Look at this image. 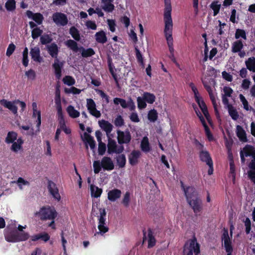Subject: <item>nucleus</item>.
<instances>
[{
    "mask_svg": "<svg viewBox=\"0 0 255 255\" xmlns=\"http://www.w3.org/2000/svg\"><path fill=\"white\" fill-rule=\"evenodd\" d=\"M57 214L55 208L50 206L42 207L35 213V216L41 220H51L48 226L53 229H55L54 219L57 217Z\"/></svg>",
    "mask_w": 255,
    "mask_h": 255,
    "instance_id": "1",
    "label": "nucleus"
},
{
    "mask_svg": "<svg viewBox=\"0 0 255 255\" xmlns=\"http://www.w3.org/2000/svg\"><path fill=\"white\" fill-rule=\"evenodd\" d=\"M49 54L53 58H55L53 67L54 69L55 74L56 78L59 79L61 77V69L63 66V63L60 62L57 58L58 47L56 44L52 43L47 47Z\"/></svg>",
    "mask_w": 255,
    "mask_h": 255,
    "instance_id": "2",
    "label": "nucleus"
},
{
    "mask_svg": "<svg viewBox=\"0 0 255 255\" xmlns=\"http://www.w3.org/2000/svg\"><path fill=\"white\" fill-rule=\"evenodd\" d=\"M114 163L112 158L104 156L101 161L97 160L93 162L94 173L97 174L100 172L102 168L105 170L111 171L114 169Z\"/></svg>",
    "mask_w": 255,
    "mask_h": 255,
    "instance_id": "3",
    "label": "nucleus"
},
{
    "mask_svg": "<svg viewBox=\"0 0 255 255\" xmlns=\"http://www.w3.org/2000/svg\"><path fill=\"white\" fill-rule=\"evenodd\" d=\"M189 86L194 93L196 102L198 103L206 119L209 121V114L207 110V106L203 101L202 98L200 97L197 87L193 83H190Z\"/></svg>",
    "mask_w": 255,
    "mask_h": 255,
    "instance_id": "4",
    "label": "nucleus"
},
{
    "mask_svg": "<svg viewBox=\"0 0 255 255\" xmlns=\"http://www.w3.org/2000/svg\"><path fill=\"white\" fill-rule=\"evenodd\" d=\"M201 80L204 87L208 92L210 99L213 105L215 111L216 112V113H217L218 104L216 101L217 94L213 91L211 87L209 85V83H211V82H214V80L213 79L211 78L208 79L206 77L202 78Z\"/></svg>",
    "mask_w": 255,
    "mask_h": 255,
    "instance_id": "5",
    "label": "nucleus"
},
{
    "mask_svg": "<svg viewBox=\"0 0 255 255\" xmlns=\"http://www.w3.org/2000/svg\"><path fill=\"white\" fill-rule=\"evenodd\" d=\"M155 96L153 94L148 92H144L142 97L137 98L138 108L139 110L145 109L147 106L146 102L152 104L155 102Z\"/></svg>",
    "mask_w": 255,
    "mask_h": 255,
    "instance_id": "6",
    "label": "nucleus"
},
{
    "mask_svg": "<svg viewBox=\"0 0 255 255\" xmlns=\"http://www.w3.org/2000/svg\"><path fill=\"white\" fill-rule=\"evenodd\" d=\"M173 23H165L164 27V34L167 41L169 50L170 54L174 53L173 39L172 37Z\"/></svg>",
    "mask_w": 255,
    "mask_h": 255,
    "instance_id": "7",
    "label": "nucleus"
},
{
    "mask_svg": "<svg viewBox=\"0 0 255 255\" xmlns=\"http://www.w3.org/2000/svg\"><path fill=\"white\" fill-rule=\"evenodd\" d=\"M200 252L199 245L195 239L186 242L184 246L183 255H198Z\"/></svg>",
    "mask_w": 255,
    "mask_h": 255,
    "instance_id": "8",
    "label": "nucleus"
},
{
    "mask_svg": "<svg viewBox=\"0 0 255 255\" xmlns=\"http://www.w3.org/2000/svg\"><path fill=\"white\" fill-rule=\"evenodd\" d=\"M100 212V216L98 217L99 224H98V229L99 232H97L94 236L98 235H103L105 233L107 232L109 230L108 227L107 226L106 221V212L105 209L100 208L98 209Z\"/></svg>",
    "mask_w": 255,
    "mask_h": 255,
    "instance_id": "9",
    "label": "nucleus"
},
{
    "mask_svg": "<svg viewBox=\"0 0 255 255\" xmlns=\"http://www.w3.org/2000/svg\"><path fill=\"white\" fill-rule=\"evenodd\" d=\"M164 10L163 14L164 23H173L171 17L172 7L170 0H164Z\"/></svg>",
    "mask_w": 255,
    "mask_h": 255,
    "instance_id": "10",
    "label": "nucleus"
},
{
    "mask_svg": "<svg viewBox=\"0 0 255 255\" xmlns=\"http://www.w3.org/2000/svg\"><path fill=\"white\" fill-rule=\"evenodd\" d=\"M107 146L108 152L109 154H113L114 153L119 154L122 153L124 150V147L123 145H118L116 142L112 139H109Z\"/></svg>",
    "mask_w": 255,
    "mask_h": 255,
    "instance_id": "11",
    "label": "nucleus"
},
{
    "mask_svg": "<svg viewBox=\"0 0 255 255\" xmlns=\"http://www.w3.org/2000/svg\"><path fill=\"white\" fill-rule=\"evenodd\" d=\"M53 21L58 26H65L68 23L66 15L61 12H55L52 15Z\"/></svg>",
    "mask_w": 255,
    "mask_h": 255,
    "instance_id": "12",
    "label": "nucleus"
},
{
    "mask_svg": "<svg viewBox=\"0 0 255 255\" xmlns=\"http://www.w3.org/2000/svg\"><path fill=\"white\" fill-rule=\"evenodd\" d=\"M222 238L226 251L227 253V255H232L233 248L231 245V239L229 236L227 230H224Z\"/></svg>",
    "mask_w": 255,
    "mask_h": 255,
    "instance_id": "13",
    "label": "nucleus"
},
{
    "mask_svg": "<svg viewBox=\"0 0 255 255\" xmlns=\"http://www.w3.org/2000/svg\"><path fill=\"white\" fill-rule=\"evenodd\" d=\"M187 201L195 214H197L202 210V202L199 198L196 197L195 198H194L193 199H191Z\"/></svg>",
    "mask_w": 255,
    "mask_h": 255,
    "instance_id": "14",
    "label": "nucleus"
},
{
    "mask_svg": "<svg viewBox=\"0 0 255 255\" xmlns=\"http://www.w3.org/2000/svg\"><path fill=\"white\" fill-rule=\"evenodd\" d=\"M87 107L89 113L96 118H100L101 117V113L96 109V104L93 100L91 99H87Z\"/></svg>",
    "mask_w": 255,
    "mask_h": 255,
    "instance_id": "15",
    "label": "nucleus"
},
{
    "mask_svg": "<svg viewBox=\"0 0 255 255\" xmlns=\"http://www.w3.org/2000/svg\"><path fill=\"white\" fill-rule=\"evenodd\" d=\"M181 187L183 189L187 200L195 198L197 197V192L195 188L191 186L185 187L183 183L181 181Z\"/></svg>",
    "mask_w": 255,
    "mask_h": 255,
    "instance_id": "16",
    "label": "nucleus"
},
{
    "mask_svg": "<svg viewBox=\"0 0 255 255\" xmlns=\"http://www.w3.org/2000/svg\"><path fill=\"white\" fill-rule=\"evenodd\" d=\"M48 188L52 197L55 200L59 201L61 199V197L56 184L52 181H49Z\"/></svg>",
    "mask_w": 255,
    "mask_h": 255,
    "instance_id": "17",
    "label": "nucleus"
},
{
    "mask_svg": "<svg viewBox=\"0 0 255 255\" xmlns=\"http://www.w3.org/2000/svg\"><path fill=\"white\" fill-rule=\"evenodd\" d=\"M117 133L118 142L120 144L127 143L130 141L131 137L128 131L124 132L118 130Z\"/></svg>",
    "mask_w": 255,
    "mask_h": 255,
    "instance_id": "18",
    "label": "nucleus"
},
{
    "mask_svg": "<svg viewBox=\"0 0 255 255\" xmlns=\"http://www.w3.org/2000/svg\"><path fill=\"white\" fill-rule=\"evenodd\" d=\"M140 156L141 152L140 151L135 150L132 151L128 156L130 164L133 166L137 164Z\"/></svg>",
    "mask_w": 255,
    "mask_h": 255,
    "instance_id": "19",
    "label": "nucleus"
},
{
    "mask_svg": "<svg viewBox=\"0 0 255 255\" xmlns=\"http://www.w3.org/2000/svg\"><path fill=\"white\" fill-rule=\"evenodd\" d=\"M26 15L29 18L33 20L37 24H41L44 19V17L40 13H33L31 11L27 10Z\"/></svg>",
    "mask_w": 255,
    "mask_h": 255,
    "instance_id": "20",
    "label": "nucleus"
},
{
    "mask_svg": "<svg viewBox=\"0 0 255 255\" xmlns=\"http://www.w3.org/2000/svg\"><path fill=\"white\" fill-rule=\"evenodd\" d=\"M194 109L195 110V112H196L197 116L200 119L203 126L204 127L205 131V133H206V135L207 137H208V139L210 141L213 140V135L211 134V133L210 132L209 128L206 124V122H205L204 117L202 116V114H201V113L199 111L196 110V109L195 108H194Z\"/></svg>",
    "mask_w": 255,
    "mask_h": 255,
    "instance_id": "21",
    "label": "nucleus"
},
{
    "mask_svg": "<svg viewBox=\"0 0 255 255\" xmlns=\"http://www.w3.org/2000/svg\"><path fill=\"white\" fill-rule=\"evenodd\" d=\"M40 51L39 47L35 46L30 49V54L33 61L41 63L43 59L40 56Z\"/></svg>",
    "mask_w": 255,
    "mask_h": 255,
    "instance_id": "22",
    "label": "nucleus"
},
{
    "mask_svg": "<svg viewBox=\"0 0 255 255\" xmlns=\"http://www.w3.org/2000/svg\"><path fill=\"white\" fill-rule=\"evenodd\" d=\"M114 0H101L102 9L108 12H111L115 9V6L112 3Z\"/></svg>",
    "mask_w": 255,
    "mask_h": 255,
    "instance_id": "23",
    "label": "nucleus"
},
{
    "mask_svg": "<svg viewBox=\"0 0 255 255\" xmlns=\"http://www.w3.org/2000/svg\"><path fill=\"white\" fill-rule=\"evenodd\" d=\"M0 103L5 108L10 110L14 114H17V108L13 102L8 101L5 99H2L0 100Z\"/></svg>",
    "mask_w": 255,
    "mask_h": 255,
    "instance_id": "24",
    "label": "nucleus"
},
{
    "mask_svg": "<svg viewBox=\"0 0 255 255\" xmlns=\"http://www.w3.org/2000/svg\"><path fill=\"white\" fill-rule=\"evenodd\" d=\"M5 240L8 242H17V231L7 232L5 233Z\"/></svg>",
    "mask_w": 255,
    "mask_h": 255,
    "instance_id": "25",
    "label": "nucleus"
},
{
    "mask_svg": "<svg viewBox=\"0 0 255 255\" xmlns=\"http://www.w3.org/2000/svg\"><path fill=\"white\" fill-rule=\"evenodd\" d=\"M100 127L105 131L107 135H108L112 130L113 125L108 121L105 120L100 121L99 122Z\"/></svg>",
    "mask_w": 255,
    "mask_h": 255,
    "instance_id": "26",
    "label": "nucleus"
},
{
    "mask_svg": "<svg viewBox=\"0 0 255 255\" xmlns=\"http://www.w3.org/2000/svg\"><path fill=\"white\" fill-rule=\"evenodd\" d=\"M121 191L119 189H113L110 191L108 194V199L111 201H115L119 198L121 195Z\"/></svg>",
    "mask_w": 255,
    "mask_h": 255,
    "instance_id": "27",
    "label": "nucleus"
},
{
    "mask_svg": "<svg viewBox=\"0 0 255 255\" xmlns=\"http://www.w3.org/2000/svg\"><path fill=\"white\" fill-rule=\"evenodd\" d=\"M11 143V150L14 152H18L22 149L23 141L21 138H18L16 141Z\"/></svg>",
    "mask_w": 255,
    "mask_h": 255,
    "instance_id": "28",
    "label": "nucleus"
},
{
    "mask_svg": "<svg viewBox=\"0 0 255 255\" xmlns=\"http://www.w3.org/2000/svg\"><path fill=\"white\" fill-rule=\"evenodd\" d=\"M236 132L237 136L239 137V138L241 141H247V138L246 132L241 126L238 125L236 127Z\"/></svg>",
    "mask_w": 255,
    "mask_h": 255,
    "instance_id": "29",
    "label": "nucleus"
},
{
    "mask_svg": "<svg viewBox=\"0 0 255 255\" xmlns=\"http://www.w3.org/2000/svg\"><path fill=\"white\" fill-rule=\"evenodd\" d=\"M241 152L245 154L246 157L251 156L253 158L255 157V148L251 145H246Z\"/></svg>",
    "mask_w": 255,
    "mask_h": 255,
    "instance_id": "30",
    "label": "nucleus"
},
{
    "mask_svg": "<svg viewBox=\"0 0 255 255\" xmlns=\"http://www.w3.org/2000/svg\"><path fill=\"white\" fill-rule=\"evenodd\" d=\"M249 166L250 170L248 172V176L252 181H255V157L253 158Z\"/></svg>",
    "mask_w": 255,
    "mask_h": 255,
    "instance_id": "31",
    "label": "nucleus"
},
{
    "mask_svg": "<svg viewBox=\"0 0 255 255\" xmlns=\"http://www.w3.org/2000/svg\"><path fill=\"white\" fill-rule=\"evenodd\" d=\"M91 195L92 197L95 198L100 197L102 193V189L97 186L91 184L90 185Z\"/></svg>",
    "mask_w": 255,
    "mask_h": 255,
    "instance_id": "32",
    "label": "nucleus"
},
{
    "mask_svg": "<svg viewBox=\"0 0 255 255\" xmlns=\"http://www.w3.org/2000/svg\"><path fill=\"white\" fill-rule=\"evenodd\" d=\"M147 239L148 241V248L152 247L155 245V240L154 239V237L153 236L152 233L150 230H148L147 232V236L146 237L145 233H144V238L143 240H144L145 239Z\"/></svg>",
    "mask_w": 255,
    "mask_h": 255,
    "instance_id": "33",
    "label": "nucleus"
},
{
    "mask_svg": "<svg viewBox=\"0 0 255 255\" xmlns=\"http://www.w3.org/2000/svg\"><path fill=\"white\" fill-rule=\"evenodd\" d=\"M200 158L201 161L205 162L206 164L213 162L209 152L206 150H202L200 152Z\"/></svg>",
    "mask_w": 255,
    "mask_h": 255,
    "instance_id": "34",
    "label": "nucleus"
},
{
    "mask_svg": "<svg viewBox=\"0 0 255 255\" xmlns=\"http://www.w3.org/2000/svg\"><path fill=\"white\" fill-rule=\"evenodd\" d=\"M95 38L98 43H105L107 41L106 33L104 31H101L95 34Z\"/></svg>",
    "mask_w": 255,
    "mask_h": 255,
    "instance_id": "35",
    "label": "nucleus"
},
{
    "mask_svg": "<svg viewBox=\"0 0 255 255\" xmlns=\"http://www.w3.org/2000/svg\"><path fill=\"white\" fill-rule=\"evenodd\" d=\"M243 48V44L240 40L235 41L232 43V51L234 53L240 52Z\"/></svg>",
    "mask_w": 255,
    "mask_h": 255,
    "instance_id": "36",
    "label": "nucleus"
},
{
    "mask_svg": "<svg viewBox=\"0 0 255 255\" xmlns=\"http://www.w3.org/2000/svg\"><path fill=\"white\" fill-rule=\"evenodd\" d=\"M245 63L248 69L250 71L255 72V58L254 57L249 58Z\"/></svg>",
    "mask_w": 255,
    "mask_h": 255,
    "instance_id": "37",
    "label": "nucleus"
},
{
    "mask_svg": "<svg viewBox=\"0 0 255 255\" xmlns=\"http://www.w3.org/2000/svg\"><path fill=\"white\" fill-rule=\"evenodd\" d=\"M66 111L69 116L72 118H76L80 116V113L71 105L67 107Z\"/></svg>",
    "mask_w": 255,
    "mask_h": 255,
    "instance_id": "38",
    "label": "nucleus"
},
{
    "mask_svg": "<svg viewBox=\"0 0 255 255\" xmlns=\"http://www.w3.org/2000/svg\"><path fill=\"white\" fill-rule=\"evenodd\" d=\"M12 183L16 184L20 190H23L24 186L29 185V182L22 177H19L16 181H14Z\"/></svg>",
    "mask_w": 255,
    "mask_h": 255,
    "instance_id": "39",
    "label": "nucleus"
},
{
    "mask_svg": "<svg viewBox=\"0 0 255 255\" xmlns=\"http://www.w3.org/2000/svg\"><path fill=\"white\" fill-rule=\"evenodd\" d=\"M5 7L7 11L12 12L16 8V1L15 0H7L5 4Z\"/></svg>",
    "mask_w": 255,
    "mask_h": 255,
    "instance_id": "40",
    "label": "nucleus"
},
{
    "mask_svg": "<svg viewBox=\"0 0 255 255\" xmlns=\"http://www.w3.org/2000/svg\"><path fill=\"white\" fill-rule=\"evenodd\" d=\"M17 134L15 132L9 131L8 132L5 138V142L11 143L17 140Z\"/></svg>",
    "mask_w": 255,
    "mask_h": 255,
    "instance_id": "41",
    "label": "nucleus"
},
{
    "mask_svg": "<svg viewBox=\"0 0 255 255\" xmlns=\"http://www.w3.org/2000/svg\"><path fill=\"white\" fill-rule=\"evenodd\" d=\"M116 161L119 168L125 167L126 163V158L124 154H120L116 157Z\"/></svg>",
    "mask_w": 255,
    "mask_h": 255,
    "instance_id": "42",
    "label": "nucleus"
},
{
    "mask_svg": "<svg viewBox=\"0 0 255 255\" xmlns=\"http://www.w3.org/2000/svg\"><path fill=\"white\" fill-rule=\"evenodd\" d=\"M141 148L144 152H148L150 150V148L149 144L148 139L147 137L144 136L141 142Z\"/></svg>",
    "mask_w": 255,
    "mask_h": 255,
    "instance_id": "43",
    "label": "nucleus"
},
{
    "mask_svg": "<svg viewBox=\"0 0 255 255\" xmlns=\"http://www.w3.org/2000/svg\"><path fill=\"white\" fill-rule=\"evenodd\" d=\"M239 98L242 104L243 105L244 109H245L246 111L254 110L252 107L249 105L248 102L246 100L245 97L244 95H243L242 94H240L239 95Z\"/></svg>",
    "mask_w": 255,
    "mask_h": 255,
    "instance_id": "44",
    "label": "nucleus"
},
{
    "mask_svg": "<svg viewBox=\"0 0 255 255\" xmlns=\"http://www.w3.org/2000/svg\"><path fill=\"white\" fill-rule=\"evenodd\" d=\"M17 242L27 240L29 238V235L25 232H18L17 231Z\"/></svg>",
    "mask_w": 255,
    "mask_h": 255,
    "instance_id": "45",
    "label": "nucleus"
},
{
    "mask_svg": "<svg viewBox=\"0 0 255 255\" xmlns=\"http://www.w3.org/2000/svg\"><path fill=\"white\" fill-rule=\"evenodd\" d=\"M70 34L71 35L72 37L77 41H79L80 39V36L79 31L74 26H72L70 28L69 31Z\"/></svg>",
    "mask_w": 255,
    "mask_h": 255,
    "instance_id": "46",
    "label": "nucleus"
},
{
    "mask_svg": "<svg viewBox=\"0 0 255 255\" xmlns=\"http://www.w3.org/2000/svg\"><path fill=\"white\" fill-rule=\"evenodd\" d=\"M65 44L68 47L73 51L77 52L78 51L77 43L75 41L71 39L68 40L66 41Z\"/></svg>",
    "mask_w": 255,
    "mask_h": 255,
    "instance_id": "47",
    "label": "nucleus"
},
{
    "mask_svg": "<svg viewBox=\"0 0 255 255\" xmlns=\"http://www.w3.org/2000/svg\"><path fill=\"white\" fill-rule=\"evenodd\" d=\"M227 109L229 114L232 119L235 121L237 120L239 118V116L236 110L232 106H229Z\"/></svg>",
    "mask_w": 255,
    "mask_h": 255,
    "instance_id": "48",
    "label": "nucleus"
},
{
    "mask_svg": "<svg viewBox=\"0 0 255 255\" xmlns=\"http://www.w3.org/2000/svg\"><path fill=\"white\" fill-rule=\"evenodd\" d=\"M211 8L214 11V15H216L219 12L221 4L219 3V2L217 1H213L210 5Z\"/></svg>",
    "mask_w": 255,
    "mask_h": 255,
    "instance_id": "49",
    "label": "nucleus"
},
{
    "mask_svg": "<svg viewBox=\"0 0 255 255\" xmlns=\"http://www.w3.org/2000/svg\"><path fill=\"white\" fill-rule=\"evenodd\" d=\"M28 50L25 47L22 53V63L25 67H27L28 65L29 60L28 58Z\"/></svg>",
    "mask_w": 255,
    "mask_h": 255,
    "instance_id": "50",
    "label": "nucleus"
},
{
    "mask_svg": "<svg viewBox=\"0 0 255 255\" xmlns=\"http://www.w3.org/2000/svg\"><path fill=\"white\" fill-rule=\"evenodd\" d=\"M33 116L37 118L36 121L37 128V131H39V127L41 125V114L40 112L38 110L33 111Z\"/></svg>",
    "mask_w": 255,
    "mask_h": 255,
    "instance_id": "51",
    "label": "nucleus"
},
{
    "mask_svg": "<svg viewBox=\"0 0 255 255\" xmlns=\"http://www.w3.org/2000/svg\"><path fill=\"white\" fill-rule=\"evenodd\" d=\"M114 103L116 105H119L120 104L121 106L123 108H128V102H126V101L124 99L116 98L114 99Z\"/></svg>",
    "mask_w": 255,
    "mask_h": 255,
    "instance_id": "52",
    "label": "nucleus"
},
{
    "mask_svg": "<svg viewBox=\"0 0 255 255\" xmlns=\"http://www.w3.org/2000/svg\"><path fill=\"white\" fill-rule=\"evenodd\" d=\"M85 140L86 142L89 144L90 148L92 149H94L95 148L96 143L93 138L91 136L88 134L86 135L85 137Z\"/></svg>",
    "mask_w": 255,
    "mask_h": 255,
    "instance_id": "53",
    "label": "nucleus"
},
{
    "mask_svg": "<svg viewBox=\"0 0 255 255\" xmlns=\"http://www.w3.org/2000/svg\"><path fill=\"white\" fill-rule=\"evenodd\" d=\"M82 49V56L84 57H87L91 56L95 54V52L93 49L88 48L87 49L81 48Z\"/></svg>",
    "mask_w": 255,
    "mask_h": 255,
    "instance_id": "54",
    "label": "nucleus"
},
{
    "mask_svg": "<svg viewBox=\"0 0 255 255\" xmlns=\"http://www.w3.org/2000/svg\"><path fill=\"white\" fill-rule=\"evenodd\" d=\"M157 118V113L155 110H150L148 114V119L150 122H155Z\"/></svg>",
    "mask_w": 255,
    "mask_h": 255,
    "instance_id": "55",
    "label": "nucleus"
},
{
    "mask_svg": "<svg viewBox=\"0 0 255 255\" xmlns=\"http://www.w3.org/2000/svg\"><path fill=\"white\" fill-rule=\"evenodd\" d=\"M42 33V30L38 27H35L31 32L32 37L34 39L38 38Z\"/></svg>",
    "mask_w": 255,
    "mask_h": 255,
    "instance_id": "56",
    "label": "nucleus"
},
{
    "mask_svg": "<svg viewBox=\"0 0 255 255\" xmlns=\"http://www.w3.org/2000/svg\"><path fill=\"white\" fill-rule=\"evenodd\" d=\"M63 81L65 84L68 86L73 85L75 83L74 79L69 76H66L63 79Z\"/></svg>",
    "mask_w": 255,
    "mask_h": 255,
    "instance_id": "57",
    "label": "nucleus"
},
{
    "mask_svg": "<svg viewBox=\"0 0 255 255\" xmlns=\"http://www.w3.org/2000/svg\"><path fill=\"white\" fill-rule=\"evenodd\" d=\"M240 37H242L244 39H246V34L245 30L243 29H238L236 31L235 38L236 39H239Z\"/></svg>",
    "mask_w": 255,
    "mask_h": 255,
    "instance_id": "58",
    "label": "nucleus"
},
{
    "mask_svg": "<svg viewBox=\"0 0 255 255\" xmlns=\"http://www.w3.org/2000/svg\"><path fill=\"white\" fill-rule=\"evenodd\" d=\"M223 93L222 96H228L231 97L233 92V90L229 87L225 86L223 89Z\"/></svg>",
    "mask_w": 255,
    "mask_h": 255,
    "instance_id": "59",
    "label": "nucleus"
},
{
    "mask_svg": "<svg viewBox=\"0 0 255 255\" xmlns=\"http://www.w3.org/2000/svg\"><path fill=\"white\" fill-rule=\"evenodd\" d=\"M130 201V193L129 192H127L124 195L122 203L125 207H128Z\"/></svg>",
    "mask_w": 255,
    "mask_h": 255,
    "instance_id": "60",
    "label": "nucleus"
},
{
    "mask_svg": "<svg viewBox=\"0 0 255 255\" xmlns=\"http://www.w3.org/2000/svg\"><path fill=\"white\" fill-rule=\"evenodd\" d=\"M51 40V38L48 35H44L40 37V41L43 44L49 43Z\"/></svg>",
    "mask_w": 255,
    "mask_h": 255,
    "instance_id": "61",
    "label": "nucleus"
},
{
    "mask_svg": "<svg viewBox=\"0 0 255 255\" xmlns=\"http://www.w3.org/2000/svg\"><path fill=\"white\" fill-rule=\"evenodd\" d=\"M15 49V46L14 44L10 43V44H9L6 52V56L9 57L13 53Z\"/></svg>",
    "mask_w": 255,
    "mask_h": 255,
    "instance_id": "62",
    "label": "nucleus"
},
{
    "mask_svg": "<svg viewBox=\"0 0 255 255\" xmlns=\"http://www.w3.org/2000/svg\"><path fill=\"white\" fill-rule=\"evenodd\" d=\"M114 124L117 127H121L124 124V121L121 116H118L115 120Z\"/></svg>",
    "mask_w": 255,
    "mask_h": 255,
    "instance_id": "63",
    "label": "nucleus"
},
{
    "mask_svg": "<svg viewBox=\"0 0 255 255\" xmlns=\"http://www.w3.org/2000/svg\"><path fill=\"white\" fill-rule=\"evenodd\" d=\"M85 25L89 29L96 30L97 28V25L95 21L91 20H88L86 22Z\"/></svg>",
    "mask_w": 255,
    "mask_h": 255,
    "instance_id": "64",
    "label": "nucleus"
}]
</instances>
